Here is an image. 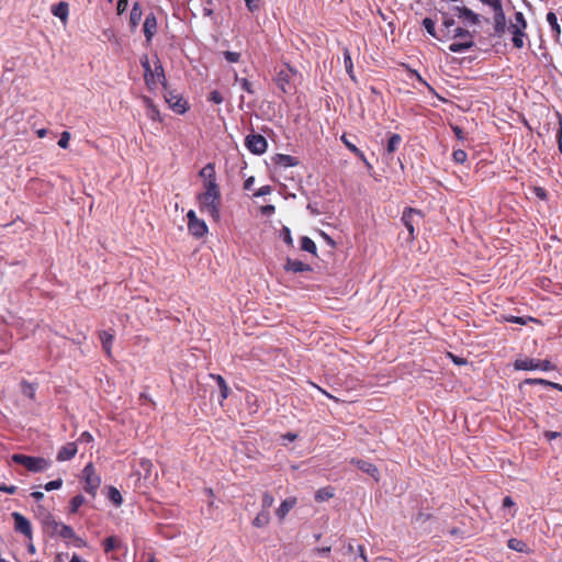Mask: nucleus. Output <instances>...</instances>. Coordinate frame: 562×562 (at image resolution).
Masks as SVG:
<instances>
[{
	"instance_id": "1",
	"label": "nucleus",
	"mask_w": 562,
	"mask_h": 562,
	"mask_svg": "<svg viewBox=\"0 0 562 562\" xmlns=\"http://www.w3.org/2000/svg\"><path fill=\"white\" fill-rule=\"evenodd\" d=\"M199 210L206 213L214 222L221 220L222 193L220 186L203 187V191L196 195Z\"/></svg>"
},
{
	"instance_id": "2",
	"label": "nucleus",
	"mask_w": 562,
	"mask_h": 562,
	"mask_svg": "<svg viewBox=\"0 0 562 562\" xmlns=\"http://www.w3.org/2000/svg\"><path fill=\"white\" fill-rule=\"evenodd\" d=\"M452 38H459V41L449 45V50L452 53H462L471 49L475 45L473 34L460 26L453 29Z\"/></svg>"
},
{
	"instance_id": "3",
	"label": "nucleus",
	"mask_w": 562,
	"mask_h": 562,
	"mask_svg": "<svg viewBox=\"0 0 562 562\" xmlns=\"http://www.w3.org/2000/svg\"><path fill=\"white\" fill-rule=\"evenodd\" d=\"M12 461L25 467L29 471L34 473L43 472L50 465V462L42 457H31L20 453L13 454Z\"/></svg>"
},
{
	"instance_id": "4",
	"label": "nucleus",
	"mask_w": 562,
	"mask_h": 562,
	"mask_svg": "<svg viewBox=\"0 0 562 562\" xmlns=\"http://www.w3.org/2000/svg\"><path fill=\"white\" fill-rule=\"evenodd\" d=\"M423 218V213L413 207H405L401 217L402 223L408 231L407 240L412 241L415 239V225H418Z\"/></svg>"
},
{
	"instance_id": "5",
	"label": "nucleus",
	"mask_w": 562,
	"mask_h": 562,
	"mask_svg": "<svg viewBox=\"0 0 562 562\" xmlns=\"http://www.w3.org/2000/svg\"><path fill=\"white\" fill-rule=\"evenodd\" d=\"M82 477L85 481V491L88 494L95 496L101 484V477L97 474L95 468L91 462L83 468Z\"/></svg>"
},
{
	"instance_id": "6",
	"label": "nucleus",
	"mask_w": 562,
	"mask_h": 562,
	"mask_svg": "<svg viewBox=\"0 0 562 562\" xmlns=\"http://www.w3.org/2000/svg\"><path fill=\"white\" fill-rule=\"evenodd\" d=\"M188 218V232L194 238H202L209 233L207 225L201 218H199L193 210L187 213Z\"/></svg>"
},
{
	"instance_id": "7",
	"label": "nucleus",
	"mask_w": 562,
	"mask_h": 562,
	"mask_svg": "<svg viewBox=\"0 0 562 562\" xmlns=\"http://www.w3.org/2000/svg\"><path fill=\"white\" fill-rule=\"evenodd\" d=\"M294 75V69L291 68L289 65H286L277 74L274 82L283 93L292 92L293 86L291 85V79Z\"/></svg>"
},
{
	"instance_id": "8",
	"label": "nucleus",
	"mask_w": 562,
	"mask_h": 562,
	"mask_svg": "<svg viewBox=\"0 0 562 562\" xmlns=\"http://www.w3.org/2000/svg\"><path fill=\"white\" fill-rule=\"evenodd\" d=\"M245 145L248 150L256 155H261L267 150V139L260 134H250L246 137Z\"/></svg>"
},
{
	"instance_id": "9",
	"label": "nucleus",
	"mask_w": 562,
	"mask_h": 562,
	"mask_svg": "<svg viewBox=\"0 0 562 562\" xmlns=\"http://www.w3.org/2000/svg\"><path fill=\"white\" fill-rule=\"evenodd\" d=\"M493 10V27L494 34L498 37L503 36L506 32L507 22L503 4L492 8Z\"/></svg>"
},
{
	"instance_id": "10",
	"label": "nucleus",
	"mask_w": 562,
	"mask_h": 562,
	"mask_svg": "<svg viewBox=\"0 0 562 562\" xmlns=\"http://www.w3.org/2000/svg\"><path fill=\"white\" fill-rule=\"evenodd\" d=\"M165 100L169 106L177 113L183 114L188 110L187 101L173 91L165 89Z\"/></svg>"
},
{
	"instance_id": "11",
	"label": "nucleus",
	"mask_w": 562,
	"mask_h": 562,
	"mask_svg": "<svg viewBox=\"0 0 562 562\" xmlns=\"http://www.w3.org/2000/svg\"><path fill=\"white\" fill-rule=\"evenodd\" d=\"M12 518L14 520V529L24 535L29 540H32L33 530L30 520L18 512L12 513Z\"/></svg>"
},
{
	"instance_id": "12",
	"label": "nucleus",
	"mask_w": 562,
	"mask_h": 562,
	"mask_svg": "<svg viewBox=\"0 0 562 562\" xmlns=\"http://www.w3.org/2000/svg\"><path fill=\"white\" fill-rule=\"evenodd\" d=\"M199 176L203 180V187L218 186L216 180L215 165L213 162H209L207 165H205L200 170Z\"/></svg>"
},
{
	"instance_id": "13",
	"label": "nucleus",
	"mask_w": 562,
	"mask_h": 562,
	"mask_svg": "<svg viewBox=\"0 0 562 562\" xmlns=\"http://www.w3.org/2000/svg\"><path fill=\"white\" fill-rule=\"evenodd\" d=\"M506 31L512 34V43L515 48L520 49L525 46V40L528 38L526 31L521 30L520 27H516L510 23L506 27Z\"/></svg>"
},
{
	"instance_id": "14",
	"label": "nucleus",
	"mask_w": 562,
	"mask_h": 562,
	"mask_svg": "<svg viewBox=\"0 0 562 562\" xmlns=\"http://www.w3.org/2000/svg\"><path fill=\"white\" fill-rule=\"evenodd\" d=\"M143 31L147 43H150L154 35L157 32V19L154 13H149L146 15Z\"/></svg>"
},
{
	"instance_id": "15",
	"label": "nucleus",
	"mask_w": 562,
	"mask_h": 562,
	"mask_svg": "<svg viewBox=\"0 0 562 562\" xmlns=\"http://www.w3.org/2000/svg\"><path fill=\"white\" fill-rule=\"evenodd\" d=\"M49 525L53 527V531L63 539L70 540L76 537L74 528L68 525L58 522L56 520H52Z\"/></svg>"
},
{
	"instance_id": "16",
	"label": "nucleus",
	"mask_w": 562,
	"mask_h": 562,
	"mask_svg": "<svg viewBox=\"0 0 562 562\" xmlns=\"http://www.w3.org/2000/svg\"><path fill=\"white\" fill-rule=\"evenodd\" d=\"M297 498L294 496L288 497L281 502L280 506L276 509V516L280 521L284 520L289 512L295 507Z\"/></svg>"
},
{
	"instance_id": "17",
	"label": "nucleus",
	"mask_w": 562,
	"mask_h": 562,
	"mask_svg": "<svg viewBox=\"0 0 562 562\" xmlns=\"http://www.w3.org/2000/svg\"><path fill=\"white\" fill-rule=\"evenodd\" d=\"M77 450L76 442H67L58 450L56 459L59 462L71 460L76 456Z\"/></svg>"
},
{
	"instance_id": "18",
	"label": "nucleus",
	"mask_w": 562,
	"mask_h": 562,
	"mask_svg": "<svg viewBox=\"0 0 562 562\" xmlns=\"http://www.w3.org/2000/svg\"><path fill=\"white\" fill-rule=\"evenodd\" d=\"M454 27H457L456 21L451 18H445L441 29L439 30L440 37H438V40L442 42L452 38Z\"/></svg>"
},
{
	"instance_id": "19",
	"label": "nucleus",
	"mask_w": 562,
	"mask_h": 562,
	"mask_svg": "<svg viewBox=\"0 0 562 562\" xmlns=\"http://www.w3.org/2000/svg\"><path fill=\"white\" fill-rule=\"evenodd\" d=\"M311 269L312 268L310 265L304 263L301 260H295V259H291V258H288L286 262L284 265L285 271H290V272H294V273L311 271Z\"/></svg>"
},
{
	"instance_id": "20",
	"label": "nucleus",
	"mask_w": 562,
	"mask_h": 562,
	"mask_svg": "<svg viewBox=\"0 0 562 562\" xmlns=\"http://www.w3.org/2000/svg\"><path fill=\"white\" fill-rule=\"evenodd\" d=\"M99 338L102 345V349L106 353L109 358L112 357V345L114 341V335L108 330H101L99 333Z\"/></svg>"
},
{
	"instance_id": "21",
	"label": "nucleus",
	"mask_w": 562,
	"mask_h": 562,
	"mask_svg": "<svg viewBox=\"0 0 562 562\" xmlns=\"http://www.w3.org/2000/svg\"><path fill=\"white\" fill-rule=\"evenodd\" d=\"M340 139L352 154H355L361 161H363L368 169L372 168L371 164L366 158L363 151L360 150L355 144H352L345 134L341 136Z\"/></svg>"
},
{
	"instance_id": "22",
	"label": "nucleus",
	"mask_w": 562,
	"mask_h": 562,
	"mask_svg": "<svg viewBox=\"0 0 562 562\" xmlns=\"http://www.w3.org/2000/svg\"><path fill=\"white\" fill-rule=\"evenodd\" d=\"M514 369L524 371L538 370V360L533 358L517 359L514 362Z\"/></svg>"
},
{
	"instance_id": "23",
	"label": "nucleus",
	"mask_w": 562,
	"mask_h": 562,
	"mask_svg": "<svg viewBox=\"0 0 562 562\" xmlns=\"http://www.w3.org/2000/svg\"><path fill=\"white\" fill-rule=\"evenodd\" d=\"M102 544L105 553H111L115 550H121L123 548L122 540L116 536H110L105 538Z\"/></svg>"
},
{
	"instance_id": "24",
	"label": "nucleus",
	"mask_w": 562,
	"mask_h": 562,
	"mask_svg": "<svg viewBox=\"0 0 562 562\" xmlns=\"http://www.w3.org/2000/svg\"><path fill=\"white\" fill-rule=\"evenodd\" d=\"M273 162L280 167H294L299 164L297 159L291 155L277 154L272 158Z\"/></svg>"
},
{
	"instance_id": "25",
	"label": "nucleus",
	"mask_w": 562,
	"mask_h": 562,
	"mask_svg": "<svg viewBox=\"0 0 562 562\" xmlns=\"http://www.w3.org/2000/svg\"><path fill=\"white\" fill-rule=\"evenodd\" d=\"M143 101L146 106L147 117L150 119L151 121H161L160 112H159L158 108L155 105V103L153 102V100L148 97H144Z\"/></svg>"
},
{
	"instance_id": "26",
	"label": "nucleus",
	"mask_w": 562,
	"mask_h": 562,
	"mask_svg": "<svg viewBox=\"0 0 562 562\" xmlns=\"http://www.w3.org/2000/svg\"><path fill=\"white\" fill-rule=\"evenodd\" d=\"M52 13L59 18L61 20V22H66L67 19H68V13H69V5L67 2H59L57 4H54L52 7Z\"/></svg>"
},
{
	"instance_id": "27",
	"label": "nucleus",
	"mask_w": 562,
	"mask_h": 562,
	"mask_svg": "<svg viewBox=\"0 0 562 562\" xmlns=\"http://www.w3.org/2000/svg\"><path fill=\"white\" fill-rule=\"evenodd\" d=\"M351 462L353 464H356L358 467V469H360L361 471L371 475L372 477H376L379 474L378 468L368 461L358 459V460H352Z\"/></svg>"
},
{
	"instance_id": "28",
	"label": "nucleus",
	"mask_w": 562,
	"mask_h": 562,
	"mask_svg": "<svg viewBox=\"0 0 562 562\" xmlns=\"http://www.w3.org/2000/svg\"><path fill=\"white\" fill-rule=\"evenodd\" d=\"M143 11L139 2H135L130 13V25L132 29H136L142 20Z\"/></svg>"
},
{
	"instance_id": "29",
	"label": "nucleus",
	"mask_w": 562,
	"mask_h": 562,
	"mask_svg": "<svg viewBox=\"0 0 562 562\" xmlns=\"http://www.w3.org/2000/svg\"><path fill=\"white\" fill-rule=\"evenodd\" d=\"M458 16L468 20L471 24H479L480 16L467 7L457 8Z\"/></svg>"
},
{
	"instance_id": "30",
	"label": "nucleus",
	"mask_w": 562,
	"mask_h": 562,
	"mask_svg": "<svg viewBox=\"0 0 562 562\" xmlns=\"http://www.w3.org/2000/svg\"><path fill=\"white\" fill-rule=\"evenodd\" d=\"M142 66L144 68V78H145V82L147 85L148 88H154L156 87V81L154 80V71L150 67V64H149V60L147 59V57L142 60Z\"/></svg>"
},
{
	"instance_id": "31",
	"label": "nucleus",
	"mask_w": 562,
	"mask_h": 562,
	"mask_svg": "<svg viewBox=\"0 0 562 562\" xmlns=\"http://www.w3.org/2000/svg\"><path fill=\"white\" fill-rule=\"evenodd\" d=\"M210 376H211V379H213L216 382V384L220 387V391H221V403H222L223 401H225L228 397V395H229V387H228L225 379L222 375H220V374H211Z\"/></svg>"
},
{
	"instance_id": "32",
	"label": "nucleus",
	"mask_w": 562,
	"mask_h": 562,
	"mask_svg": "<svg viewBox=\"0 0 562 562\" xmlns=\"http://www.w3.org/2000/svg\"><path fill=\"white\" fill-rule=\"evenodd\" d=\"M270 522V513L269 510H260L257 516L252 519V526L256 528H263L268 526Z\"/></svg>"
},
{
	"instance_id": "33",
	"label": "nucleus",
	"mask_w": 562,
	"mask_h": 562,
	"mask_svg": "<svg viewBox=\"0 0 562 562\" xmlns=\"http://www.w3.org/2000/svg\"><path fill=\"white\" fill-rule=\"evenodd\" d=\"M507 547L510 550H514V551H517V552H520V553H528L529 552L528 544L525 541H522L520 539H517V538H510L507 541Z\"/></svg>"
},
{
	"instance_id": "34",
	"label": "nucleus",
	"mask_w": 562,
	"mask_h": 562,
	"mask_svg": "<svg viewBox=\"0 0 562 562\" xmlns=\"http://www.w3.org/2000/svg\"><path fill=\"white\" fill-rule=\"evenodd\" d=\"M401 143L402 136L400 134H391V136L387 139L386 154L392 155L393 153H395L398 149Z\"/></svg>"
},
{
	"instance_id": "35",
	"label": "nucleus",
	"mask_w": 562,
	"mask_h": 562,
	"mask_svg": "<svg viewBox=\"0 0 562 562\" xmlns=\"http://www.w3.org/2000/svg\"><path fill=\"white\" fill-rule=\"evenodd\" d=\"M547 22L550 25L552 35L554 37H559L560 34H561V27H560V25L558 23V18H557L554 12H548V14H547Z\"/></svg>"
},
{
	"instance_id": "36",
	"label": "nucleus",
	"mask_w": 562,
	"mask_h": 562,
	"mask_svg": "<svg viewBox=\"0 0 562 562\" xmlns=\"http://www.w3.org/2000/svg\"><path fill=\"white\" fill-rule=\"evenodd\" d=\"M334 497V488L333 487H323L316 491L315 501L316 502H325Z\"/></svg>"
},
{
	"instance_id": "37",
	"label": "nucleus",
	"mask_w": 562,
	"mask_h": 562,
	"mask_svg": "<svg viewBox=\"0 0 562 562\" xmlns=\"http://www.w3.org/2000/svg\"><path fill=\"white\" fill-rule=\"evenodd\" d=\"M344 63H345V68H346L347 74L355 81L356 78L353 75V64H352L351 55H350V52L348 48L344 49Z\"/></svg>"
},
{
	"instance_id": "38",
	"label": "nucleus",
	"mask_w": 562,
	"mask_h": 562,
	"mask_svg": "<svg viewBox=\"0 0 562 562\" xmlns=\"http://www.w3.org/2000/svg\"><path fill=\"white\" fill-rule=\"evenodd\" d=\"M510 24L515 25L516 27H520L521 30L526 31L528 27L527 20L522 12L517 11L514 15V19L510 20Z\"/></svg>"
},
{
	"instance_id": "39",
	"label": "nucleus",
	"mask_w": 562,
	"mask_h": 562,
	"mask_svg": "<svg viewBox=\"0 0 562 562\" xmlns=\"http://www.w3.org/2000/svg\"><path fill=\"white\" fill-rule=\"evenodd\" d=\"M85 502L86 499L81 494L74 496L69 502V513H77Z\"/></svg>"
},
{
	"instance_id": "40",
	"label": "nucleus",
	"mask_w": 562,
	"mask_h": 562,
	"mask_svg": "<svg viewBox=\"0 0 562 562\" xmlns=\"http://www.w3.org/2000/svg\"><path fill=\"white\" fill-rule=\"evenodd\" d=\"M301 249L313 255H316L317 250L315 243L307 236L301 238Z\"/></svg>"
},
{
	"instance_id": "41",
	"label": "nucleus",
	"mask_w": 562,
	"mask_h": 562,
	"mask_svg": "<svg viewBox=\"0 0 562 562\" xmlns=\"http://www.w3.org/2000/svg\"><path fill=\"white\" fill-rule=\"evenodd\" d=\"M423 26L425 27L427 33L429 35H431L432 37H435L437 40H438V37H440V32L439 33L436 32L435 22L430 18H425L423 20Z\"/></svg>"
},
{
	"instance_id": "42",
	"label": "nucleus",
	"mask_w": 562,
	"mask_h": 562,
	"mask_svg": "<svg viewBox=\"0 0 562 562\" xmlns=\"http://www.w3.org/2000/svg\"><path fill=\"white\" fill-rule=\"evenodd\" d=\"M154 71V80L157 82V81H160L164 86V88L166 89L167 88V83H166V77H165V72H164V68L162 66L158 63L155 68L153 69Z\"/></svg>"
},
{
	"instance_id": "43",
	"label": "nucleus",
	"mask_w": 562,
	"mask_h": 562,
	"mask_svg": "<svg viewBox=\"0 0 562 562\" xmlns=\"http://www.w3.org/2000/svg\"><path fill=\"white\" fill-rule=\"evenodd\" d=\"M21 387H22V393L25 396H27L31 400L35 398V386L32 383H30L27 381H22Z\"/></svg>"
},
{
	"instance_id": "44",
	"label": "nucleus",
	"mask_w": 562,
	"mask_h": 562,
	"mask_svg": "<svg viewBox=\"0 0 562 562\" xmlns=\"http://www.w3.org/2000/svg\"><path fill=\"white\" fill-rule=\"evenodd\" d=\"M274 497L270 492H265L261 498V509L269 510V508L273 505Z\"/></svg>"
},
{
	"instance_id": "45",
	"label": "nucleus",
	"mask_w": 562,
	"mask_h": 562,
	"mask_svg": "<svg viewBox=\"0 0 562 562\" xmlns=\"http://www.w3.org/2000/svg\"><path fill=\"white\" fill-rule=\"evenodd\" d=\"M109 498L115 505H121L123 503V497L120 491L116 487L111 486L109 490Z\"/></svg>"
},
{
	"instance_id": "46",
	"label": "nucleus",
	"mask_w": 562,
	"mask_h": 562,
	"mask_svg": "<svg viewBox=\"0 0 562 562\" xmlns=\"http://www.w3.org/2000/svg\"><path fill=\"white\" fill-rule=\"evenodd\" d=\"M235 80L240 82L241 88H243L246 92H248V93H250V94H254V93H255V91H254V89H252V85H251V82H250L248 79H246V78H238V76L236 75V76H235Z\"/></svg>"
},
{
	"instance_id": "47",
	"label": "nucleus",
	"mask_w": 562,
	"mask_h": 562,
	"mask_svg": "<svg viewBox=\"0 0 562 562\" xmlns=\"http://www.w3.org/2000/svg\"><path fill=\"white\" fill-rule=\"evenodd\" d=\"M207 101L213 102L215 104H221L224 101V97L218 90H213L210 92Z\"/></svg>"
},
{
	"instance_id": "48",
	"label": "nucleus",
	"mask_w": 562,
	"mask_h": 562,
	"mask_svg": "<svg viewBox=\"0 0 562 562\" xmlns=\"http://www.w3.org/2000/svg\"><path fill=\"white\" fill-rule=\"evenodd\" d=\"M281 236L283 238V241L290 246V247H293V238H292V235H291V231L289 227L284 226L282 229H281Z\"/></svg>"
},
{
	"instance_id": "49",
	"label": "nucleus",
	"mask_w": 562,
	"mask_h": 562,
	"mask_svg": "<svg viewBox=\"0 0 562 562\" xmlns=\"http://www.w3.org/2000/svg\"><path fill=\"white\" fill-rule=\"evenodd\" d=\"M452 157L457 164H463L467 160L468 155L463 149H457L452 153Z\"/></svg>"
},
{
	"instance_id": "50",
	"label": "nucleus",
	"mask_w": 562,
	"mask_h": 562,
	"mask_svg": "<svg viewBox=\"0 0 562 562\" xmlns=\"http://www.w3.org/2000/svg\"><path fill=\"white\" fill-rule=\"evenodd\" d=\"M538 370L541 371H552L555 370V366L551 363L550 360H538Z\"/></svg>"
},
{
	"instance_id": "51",
	"label": "nucleus",
	"mask_w": 562,
	"mask_h": 562,
	"mask_svg": "<svg viewBox=\"0 0 562 562\" xmlns=\"http://www.w3.org/2000/svg\"><path fill=\"white\" fill-rule=\"evenodd\" d=\"M69 140H70V133L67 131H64L58 140V146L66 149L69 146Z\"/></svg>"
},
{
	"instance_id": "52",
	"label": "nucleus",
	"mask_w": 562,
	"mask_h": 562,
	"mask_svg": "<svg viewBox=\"0 0 562 562\" xmlns=\"http://www.w3.org/2000/svg\"><path fill=\"white\" fill-rule=\"evenodd\" d=\"M61 486H63V480L61 479H57V480H54V481H50V482L46 483L44 485V488H45V491L49 492V491L58 490Z\"/></svg>"
},
{
	"instance_id": "53",
	"label": "nucleus",
	"mask_w": 562,
	"mask_h": 562,
	"mask_svg": "<svg viewBox=\"0 0 562 562\" xmlns=\"http://www.w3.org/2000/svg\"><path fill=\"white\" fill-rule=\"evenodd\" d=\"M224 57L228 63H238L240 59V53L226 50Z\"/></svg>"
},
{
	"instance_id": "54",
	"label": "nucleus",
	"mask_w": 562,
	"mask_h": 562,
	"mask_svg": "<svg viewBox=\"0 0 562 562\" xmlns=\"http://www.w3.org/2000/svg\"><path fill=\"white\" fill-rule=\"evenodd\" d=\"M524 384H529V385L540 384V385L549 386L550 381L544 380V379H531V378H528V379H526L524 381Z\"/></svg>"
},
{
	"instance_id": "55",
	"label": "nucleus",
	"mask_w": 562,
	"mask_h": 562,
	"mask_svg": "<svg viewBox=\"0 0 562 562\" xmlns=\"http://www.w3.org/2000/svg\"><path fill=\"white\" fill-rule=\"evenodd\" d=\"M532 191H533L535 195H536L538 199H540V200H547V198H548V193H547V191H546V189H544V188H542V187H535V188L532 189Z\"/></svg>"
},
{
	"instance_id": "56",
	"label": "nucleus",
	"mask_w": 562,
	"mask_h": 562,
	"mask_svg": "<svg viewBox=\"0 0 562 562\" xmlns=\"http://www.w3.org/2000/svg\"><path fill=\"white\" fill-rule=\"evenodd\" d=\"M271 192H272V188L270 186H263V187L259 188L254 193V196H256V198L263 196V195L270 194Z\"/></svg>"
},
{
	"instance_id": "57",
	"label": "nucleus",
	"mask_w": 562,
	"mask_h": 562,
	"mask_svg": "<svg viewBox=\"0 0 562 562\" xmlns=\"http://www.w3.org/2000/svg\"><path fill=\"white\" fill-rule=\"evenodd\" d=\"M260 212L262 215L270 216V215L274 214L276 206L272 204L263 205V206H261Z\"/></svg>"
},
{
	"instance_id": "58",
	"label": "nucleus",
	"mask_w": 562,
	"mask_h": 562,
	"mask_svg": "<svg viewBox=\"0 0 562 562\" xmlns=\"http://www.w3.org/2000/svg\"><path fill=\"white\" fill-rule=\"evenodd\" d=\"M80 442H86V443H90L93 441V437L92 435L89 432V431H83L79 439H78Z\"/></svg>"
},
{
	"instance_id": "59",
	"label": "nucleus",
	"mask_w": 562,
	"mask_h": 562,
	"mask_svg": "<svg viewBox=\"0 0 562 562\" xmlns=\"http://www.w3.org/2000/svg\"><path fill=\"white\" fill-rule=\"evenodd\" d=\"M451 128H452V131H453V133H454V135H456V137L458 139H460V140L464 139V132H463V130L460 126L451 125Z\"/></svg>"
},
{
	"instance_id": "60",
	"label": "nucleus",
	"mask_w": 562,
	"mask_h": 562,
	"mask_svg": "<svg viewBox=\"0 0 562 562\" xmlns=\"http://www.w3.org/2000/svg\"><path fill=\"white\" fill-rule=\"evenodd\" d=\"M18 487L15 485H5L0 484V491L8 493V494H14L16 492Z\"/></svg>"
},
{
	"instance_id": "61",
	"label": "nucleus",
	"mask_w": 562,
	"mask_h": 562,
	"mask_svg": "<svg viewBox=\"0 0 562 562\" xmlns=\"http://www.w3.org/2000/svg\"><path fill=\"white\" fill-rule=\"evenodd\" d=\"M258 1L259 0H245L246 5L250 12L258 10V8H259L258 3H257Z\"/></svg>"
},
{
	"instance_id": "62",
	"label": "nucleus",
	"mask_w": 562,
	"mask_h": 562,
	"mask_svg": "<svg viewBox=\"0 0 562 562\" xmlns=\"http://www.w3.org/2000/svg\"><path fill=\"white\" fill-rule=\"evenodd\" d=\"M127 8V0H119L117 1V7H116V10H117V13L119 14H122Z\"/></svg>"
},
{
	"instance_id": "63",
	"label": "nucleus",
	"mask_w": 562,
	"mask_h": 562,
	"mask_svg": "<svg viewBox=\"0 0 562 562\" xmlns=\"http://www.w3.org/2000/svg\"><path fill=\"white\" fill-rule=\"evenodd\" d=\"M483 4L488 5L491 9L502 4V0H480Z\"/></svg>"
},
{
	"instance_id": "64",
	"label": "nucleus",
	"mask_w": 562,
	"mask_h": 562,
	"mask_svg": "<svg viewBox=\"0 0 562 562\" xmlns=\"http://www.w3.org/2000/svg\"><path fill=\"white\" fill-rule=\"evenodd\" d=\"M508 322L519 324V325H526L527 322L524 317L520 316H512L508 318Z\"/></svg>"
}]
</instances>
